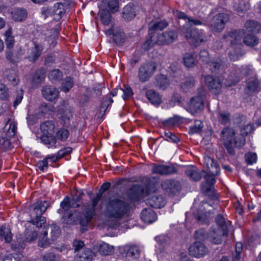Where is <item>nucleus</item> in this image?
<instances>
[{
  "mask_svg": "<svg viewBox=\"0 0 261 261\" xmlns=\"http://www.w3.org/2000/svg\"><path fill=\"white\" fill-rule=\"evenodd\" d=\"M40 139L41 141L48 148L54 146L57 142V139L53 134H43Z\"/></svg>",
  "mask_w": 261,
  "mask_h": 261,
  "instance_id": "43",
  "label": "nucleus"
},
{
  "mask_svg": "<svg viewBox=\"0 0 261 261\" xmlns=\"http://www.w3.org/2000/svg\"><path fill=\"white\" fill-rule=\"evenodd\" d=\"M245 160L249 165H252L257 161V155L255 153L248 152L245 154Z\"/></svg>",
  "mask_w": 261,
  "mask_h": 261,
  "instance_id": "63",
  "label": "nucleus"
},
{
  "mask_svg": "<svg viewBox=\"0 0 261 261\" xmlns=\"http://www.w3.org/2000/svg\"><path fill=\"white\" fill-rule=\"evenodd\" d=\"M135 7L134 4L130 3L123 9L122 17L127 21L133 19L136 16Z\"/></svg>",
  "mask_w": 261,
  "mask_h": 261,
  "instance_id": "28",
  "label": "nucleus"
},
{
  "mask_svg": "<svg viewBox=\"0 0 261 261\" xmlns=\"http://www.w3.org/2000/svg\"><path fill=\"white\" fill-rule=\"evenodd\" d=\"M38 237V231L32 228L28 227L25 231L24 238H18L17 241L12 244V248L14 250L20 251L26 246L27 243H32Z\"/></svg>",
  "mask_w": 261,
  "mask_h": 261,
  "instance_id": "7",
  "label": "nucleus"
},
{
  "mask_svg": "<svg viewBox=\"0 0 261 261\" xmlns=\"http://www.w3.org/2000/svg\"><path fill=\"white\" fill-rule=\"evenodd\" d=\"M62 76L63 73L62 71L59 69L52 70L48 74L49 79L53 83H55L61 80Z\"/></svg>",
  "mask_w": 261,
  "mask_h": 261,
  "instance_id": "49",
  "label": "nucleus"
},
{
  "mask_svg": "<svg viewBox=\"0 0 261 261\" xmlns=\"http://www.w3.org/2000/svg\"><path fill=\"white\" fill-rule=\"evenodd\" d=\"M146 96L149 101L153 105H158L161 103V97L154 90H147L146 92Z\"/></svg>",
  "mask_w": 261,
  "mask_h": 261,
  "instance_id": "34",
  "label": "nucleus"
},
{
  "mask_svg": "<svg viewBox=\"0 0 261 261\" xmlns=\"http://www.w3.org/2000/svg\"><path fill=\"white\" fill-rule=\"evenodd\" d=\"M0 238L4 239L5 242L9 243L12 239V234L10 230L5 226H1L0 228Z\"/></svg>",
  "mask_w": 261,
  "mask_h": 261,
  "instance_id": "44",
  "label": "nucleus"
},
{
  "mask_svg": "<svg viewBox=\"0 0 261 261\" xmlns=\"http://www.w3.org/2000/svg\"><path fill=\"white\" fill-rule=\"evenodd\" d=\"M245 33L243 29L234 30L227 33V36L231 40V45H236L241 47L242 45V39Z\"/></svg>",
  "mask_w": 261,
  "mask_h": 261,
  "instance_id": "16",
  "label": "nucleus"
},
{
  "mask_svg": "<svg viewBox=\"0 0 261 261\" xmlns=\"http://www.w3.org/2000/svg\"><path fill=\"white\" fill-rule=\"evenodd\" d=\"M205 181L201 185V190L205 195L209 196H215V190L214 185L216 182V179L213 176L206 174L204 176Z\"/></svg>",
  "mask_w": 261,
  "mask_h": 261,
  "instance_id": "12",
  "label": "nucleus"
},
{
  "mask_svg": "<svg viewBox=\"0 0 261 261\" xmlns=\"http://www.w3.org/2000/svg\"><path fill=\"white\" fill-rule=\"evenodd\" d=\"M157 68V65L155 62H150L143 64L139 68L138 77L141 82L148 81L154 74Z\"/></svg>",
  "mask_w": 261,
  "mask_h": 261,
  "instance_id": "8",
  "label": "nucleus"
},
{
  "mask_svg": "<svg viewBox=\"0 0 261 261\" xmlns=\"http://www.w3.org/2000/svg\"><path fill=\"white\" fill-rule=\"evenodd\" d=\"M22 257L20 254H9L4 256L3 261H22Z\"/></svg>",
  "mask_w": 261,
  "mask_h": 261,
  "instance_id": "59",
  "label": "nucleus"
},
{
  "mask_svg": "<svg viewBox=\"0 0 261 261\" xmlns=\"http://www.w3.org/2000/svg\"><path fill=\"white\" fill-rule=\"evenodd\" d=\"M72 247L74 250V252L79 253L81 252L85 247L84 242L81 240H75L72 243Z\"/></svg>",
  "mask_w": 261,
  "mask_h": 261,
  "instance_id": "56",
  "label": "nucleus"
},
{
  "mask_svg": "<svg viewBox=\"0 0 261 261\" xmlns=\"http://www.w3.org/2000/svg\"><path fill=\"white\" fill-rule=\"evenodd\" d=\"M101 196V193L99 192L92 199L91 202L85 205L84 211V218H81L80 213L76 210H74L73 212H71L67 216H65V218L67 217V223L73 225L79 223L83 226H87L93 217L95 215V207L100 200Z\"/></svg>",
  "mask_w": 261,
  "mask_h": 261,
  "instance_id": "1",
  "label": "nucleus"
},
{
  "mask_svg": "<svg viewBox=\"0 0 261 261\" xmlns=\"http://www.w3.org/2000/svg\"><path fill=\"white\" fill-rule=\"evenodd\" d=\"M194 238L196 241H202L204 240L207 238V234L203 229H200L195 232Z\"/></svg>",
  "mask_w": 261,
  "mask_h": 261,
  "instance_id": "60",
  "label": "nucleus"
},
{
  "mask_svg": "<svg viewBox=\"0 0 261 261\" xmlns=\"http://www.w3.org/2000/svg\"><path fill=\"white\" fill-rule=\"evenodd\" d=\"M72 116L71 113L66 111L65 113L61 116V124L64 127H68L70 125V119Z\"/></svg>",
  "mask_w": 261,
  "mask_h": 261,
  "instance_id": "58",
  "label": "nucleus"
},
{
  "mask_svg": "<svg viewBox=\"0 0 261 261\" xmlns=\"http://www.w3.org/2000/svg\"><path fill=\"white\" fill-rule=\"evenodd\" d=\"M55 125L52 121H45L40 125V129L43 134L52 135L54 134Z\"/></svg>",
  "mask_w": 261,
  "mask_h": 261,
  "instance_id": "39",
  "label": "nucleus"
},
{
  "mask_svg": "<svg viewBox=\"0 0 261 261\" xmlns=\"http://www.w3.org/2000/svg\"><path fill=\"white\" fill-rule=\"evenodd\" d=\"M12 18L17 21H22L27 17V11L22 8H16L12 12Z\"/></svg>",
  "mask_w": 261,
  "mask_h": 261,
  "instance_id": "37",
  "label": "nucleus"
},
{
  "mask_svg": "<svg viewBox=\"0 0 261 261\" xmlns=\"http://www.w3.org/2000/svg\"><path fill=\"white\" fill-rule=\"evenodd\" d=\"M4 76L13 86H16L20 82V78L17 71L14 69H6L4 73Z\"/></svg>",
  "mask_w": 261,
  "mask_h": 261,
  "instance_id": "24",
  "label": "nucleus"
},
{
  "mask_svg": "<svg viewBox=\"0 0 261 261\" xmlns=\"http://www.w3.org/2000/svg\"><path fill=\"white\" fill-rule=\"evenodd\" d=\"M216 222L219 226L217 228H220L221 230L225 229L227 232H228V228L225 222V219L222 215L219 214L217 216Z\"/></svg>",
  "mask_w": 261,
  "mask_h": 261,
  "instance_id": "54",
  "label": "nucleus"
},
{
  "mask_svg": "<svg viewBox=\"0 0 261 261\" xmlns=\"http://www.w3.org/2000/svg\"><path fill=\"white\" fill-rule=\"evenodd\" d=\"M43 261H59L60 256L57 255L53 253L49 252L46 253L42 256Z\"/></svg>",
  "mask_w": 261,
  "mask_h": 261,
  "instance_id": "64",
  "label": "nucleus"
},
{
  "mask_svg": "<svg viewBox=\"0 0 261 261\" xmlns=\"http://www.w3.org/2000/svg\"><path fill=\"white\" fill-rule=\"evenodd\" d=\"M152 172L161 175H169L176 172V169L172 166L159 165L153 167Z\"/></svg>",
  "mask_w": 261,
  "mask_h": 261,
  "instance_id": "30",
  "label": "nucleus"
},
{
  "mask_svg": "<svg viewBox=\"0 0 261 261\" xmlns=\"http://www.w3.org/2000/svg\"><path fill=\"white\" fill-rule=\"evenodd\" d=\"M241 47L231 45L229 48V57L232 61H236L239 59Z\"/></svg>",
  "mask_w": 261,
  "mask_h": 261,
  "instance_id": "48",
  "label": "nucleus"
},
{
  "mask_svg": "<svg viewBox=\"0 0 261 261\" xmlns=\"http://www.w3.org/2000/svg\"><path fill=\"white\" fill-rule=\"evenodd\" d=\"M124 39V34L122 31L115 32L113 36L114 41L117 44H121Z\"/></svg>",
  "mask_w": 261,
  "mask_h": 261,
  "instance_id": "62",
  "label": "nucleus"
},
{
  "mask_svg": "<svg viewBox=\"0 0 261 261\" xmlns=\"http://www.w3.org/2000/svg\"><path fill=\"white\" fill-rule=\"evenodd\" d=\"M94 253L89 248H84L81 252L77 253L74 256V261H92Z\"/></svg>",
  "mask_w": 261,
  "mask_h": 261,
  "instance_id": "23",
  "label": "nucleus"
},
{
  "mask_svg": "<svg viewBox=\"0 0 261 261\" xmlns=\"http://www.w3.org/2000/svg\"><path fill=\"white\" fill-rule=\"evenodd\" d=\"M146 203L151 207L160 208L165 205L166 201L163 196L154 195L148 198Z\"/></svg>",
  "mask_w": 261,
  "mask_h": 261,
  "instance_id": "21",
  "label": "nucleus"
},
{
  "mask_svg": "<svg viewBox=\"0 0 261 261\" xmlns=\"http://www.w3.org/2000/svg\"><path fill=\"white\" fill-rule=\"evenodd\" d=\"M180 122V117L178 116H174L164 121L163 124L165 127H172L175 125H178Z\"/></svg>",
  "mask_w": 261,
  "mask_h": 261,
  "instance_id": "52",
  "label": "nucleus"
},
{
  "mask_svg": "<svg viewBox=\"0 0 261 261\" xmlns=\"http://www.w3.org/2000/svg\"><path fill=\"white\" fill-rule=\"evenodd\" d=\"M227 231L221 230L220 228L214 229L210 232V240L213 244H220L223 241V238L227 236Z\"/></svg>",
  "mask_w": 261,
  "mask_h": 261,
  "instance_id": "18",
  "label": "nucleus"
},
{
  "mask_svg": "<svg viewBox=\"0 0 261 261\" xmlns=\"http://www.w3.org/2000/svg\"><path fill=\"white\" fill-rule=\"evenodd\" d=\"M129 204L118 198L110 199L106 203L104 214L107 218L119 220L128 215L129 212Z\"/></svg>",
  "mask_w": 261,
  "mask_h": 261,
  "instance_id": "2",
  "label": "nucleus"
},
{
  "mask_svg": "<svg viewBox=\"0 0 261 261\" xmlns=\"http://www.w3.org/2000/svg\"><path fill=\"white\" fill-rule=\"evenodd\" d=\"M100 18L102 23L105 25H108L111 21V15L108 11L102 10L101 11Z\"/></svg>",
  "mask_w": 261,
  "mask_h": 261,
  "instance_id": "55",
  "label": "nucleus"
},
{
  "mask_svg": "<svg viewBox=\"0 0 261 261\" xmlns=\"http://www.w3.org/2000/svg\"><path fill=\"white\" fill-rule=\"evenodd\" d=\"M57 138L61 141L66 140L69 135V132L67 129L61 128L57 133Z\"/></svg>",
  "mask_w": 261,
  "mask_h": 261,
  "instance_id": "61",
  "label": "nucleus"
},
{
  "mask_svg": "<svg viewBox=\"0 0 261 261\" xmlns=\"http://www.w3.org/2000/svg\"><path fill=\"white\" fill-rule=\"evenodd\" d=\"M41 93L46 100L51 101L58 97L59 92L56 87L47 85L42 87Z\"/></svg>",
  "mask_w": 261,
  "mask_h": 261,
  "instance_id": "17",
  "label": "nucleus"
},
{
  "mask_svg": "<svg viewBox=\"0 0 261 261\" xmlns=\"http://www.w3.org/2000/svg\"><path fill=\"white\" fill-rule=\"evenodd\" d=\"M185 173L188 177L194 181H198L201 178V173L198 168L195 166H192L188 168L185 170Z\"/></svg>",
  "mask_w": 261,
  "mask_h": 261,
  "instance_id": "36",
  "label": "nucleus"
},
{
  "mask_svg": "<svg viewBox=\"0 0 261 261\" xmlns=\"http://www.w3.org/2000/svg\"><path fill=\"white\" fill-rule=\"evenodd\" d=\"M207 66L212 72L215 74L219 73L223 69V65L220 62L210 61Z\"/></svg>",
  "mask_w": 261,
  "mask_h": 261,
  "instance_id": "46",
  "label": "nucleus"
},
{
  "mask_svg": "<svg viewBox=\"0 0 261 261\" xmlns=\"http://www.w3.org/2000/svg\"><path fill=\"white\" fill-rule=\"evenodd\" d=\"M183 62L186 66L192 67L194 63V59L193 55L189 53H186L184 55Z\"/></svg>",
  "mask_w": 261,
  "mask_h": 261,
  "instance_id": "57",
  "label": "nucleus"
},
{
  "mask_svg": "<svg viewBox=\"0 0 261 261\" xmlns=\"http://www.w3.org/2000/svg\"><path fill=\"white\" fill-rule=\"evenodd\" d=\"M195 85V80L192 76H187L181 82L180 88L184 92L187 93L191 91L194 87Z\"/></svg>",
  "mask_w": 261,
  "mask_h": 261,
  "instance_id": "31",
  "label": "nucleus"
},
{
  "mask_svg": "<svg viewBox=\"0 0 261 261\" xmlns=\"http://www.w3.org/2000/svg\"><path fill=\"white\" fill-rule=\"evenodd\" d=\"M45 77V72L44 70L41 69L36 71L32 79V84L34 85H38L41 83L44 80Z\"/></svg>",
  "mask_w": 261,
  "mask_h": 261,
  "instance_id": "47",
  "label": "nucleus"
},
{
  "mask_svg": "<svg viewBox=\"0 0 261 261\" xmlns=\"http://www.w3.org/2000/svg\"><path fill=\"white\" fill-rule=\"evenodd\" d=\"M60 233L61 229L56 224L45 226L39 237L38 245L43 248L48 247L57 240Z\"/></svg>",
  "mask_w": 261,
  "mask_h": 261,
  "instance_id": "5",
  "label": "nucleus"
},
{
  "mask_svg": "<svg viewBox=\"0 0 261 261\" xmlns=\"http://www.w3.org/2000/svg\"><path fill=\"white\" fill-rule=\"evenodd\" d=\"M203 108V100L201 96L192 97L190 102L189 110L194 114L200 112Z\"/></svg>",
  "mask_w": 261,
  "mask_h": 261,
  "instance_id": "19",
  "label": "nucleus"
},
{
  "mask_svg": "<svg viewBox=\"0 0 261 261\" xmlns=\"http://www.w3.org/2000/svg\"><path fill=\"white\" fill-rule=\"evenodd\" d=\"M186 37L189 42L195 46L199 45L205 39V36L203 32L201 30L197 29H193L190 33H187Z\"/></svg>",
  "mask_w": 261,
  "mask_h": 261,
  "instance_id": "14",
  "label": "nucleus"
},
{
  "mask_svg": "<svg viewBox=\"0 0 261 261\" xmlns=\"http://www.w3.org/2000/svg\"><path fill=\"white\" fill-rule=\"evenodd\" d=\"M253 72V68L250 66H244L242 67L241 70L240 69L235 70L234 72L232 73L229 80H227L225 84L227 86H231L235 85L239 81L240 75H248L252 74Z\"/></svg>",
  "mask_w": 261,
  "mask_h": 261,
  "instance_id": "10",
  "label": "nucleus"
},
{
  "mask_svg": "<svg viewBox=\"0 0 261 261\" xmlns=\"http://www.w3.org/2000/svg\"><path fill=\"white\" fill-rule=\"evenodd\" d=\"M17 126L15 122L11 119H9L3 128L5 137L11 138L14 137L16 134Z\"/></svg>",
  "mask_w": 261,
  "mask_h": 261,
  "instance_id": "27",
  "label": "nucleus"
},
{
  "mask_svg": "<svg viewBox=\"0 0 261 261\" xmlns=\"http://www.w3.org/2000/svg\"><path fill=\"white\" fill-rule=\"evenodd\" d=\"M22 54L21 48L17 49H12V48L6 50V56L8 60L15 63L18 61Z\"/></svg>",
  "mask_w": 261,
  "mask_h": 261,
  "instance_id": "32",
  "label": "nucleus"
},
{
  "mask_svg": "<svg viewBox=\"0 0 261 261\" xmlns=\"http://www.w3.org/2000/svg\"><path fill=\"white\" fill-rule=\"evenodd\" d=\"M203 160V164L207 167L210 173L213 176L218 175L220 169L217 162L208 156H204Z\"/></svg>",
  "mask_w": 261,
  "mask_h": 261,
  "instance_id": "20",
  "label": "nucleus"
},
{
  "mask_svg": "<svg viewBox=\"0 0 261 261\" xmlns=\"http://www.w3.org/2000/svg\"><path fill=\"white\" fill-rule=\"evenodd\" d=\"M260 90L261 86L258 80L256 79H252L247 82L245 91L250 95L253 92H258Z\"/></svg>",
  "mask_w": 261,
  "mask_h": 261,
  "instance_id": "26",
  "label": "nucleus"
},
{
  "mask_svg": "<svg viewBox=\"0 0 261 261\" xmlns=\"http://www.w3.org/2000/svg\"><path fill=\"white\" fill-rule=\"evenodd\" d=\"M52 12L55 18L60 19L63 14L65 13V6L62 3H58L54 5Z\"/></svg>",
  "mask_w": 261,
  "mask_h": 261,
  "instance_id": "41",
  "label": "nucleus"
},
{
  "mask_svg": "<svg viewBox=\"0 0 261 261\" xmlns=\"http://www.w3.org/2000/svg\"><path fill=\"white\" fill-rule=\"evenodd\" d=\"M203 126V123L201 121L196 120L194 121V125L190 127L189 132L191 134L200 133L202 131Z\"/></svg>",
  "mask_w": 261,
  "mask_h": 261,
  "instance_id": "53",
  "label": "nucleus"
},
{
  "mask_svg": "<svg viewBox=\"0 0 261 261\" xmlns=\"http://www.w3.org/2000/svg\"><path fill=\"white\" fill-rule=\"evenodd\" d=\"M235 132L229 127L224 128L221 133V140L230 154H234V147H241L245 143V138L243 135L234 138Z\"/></svg>",
  "mask_w": 261,
  "mask_h": 261,
  "instance_id": "3",
  "label": "nucleus"
},
{
  "mask_svg": "<svg viewBox=\"0 0 261 261\" xmlns=\"http://www.w3.org/2000/svg\"><path fill=\"white\" fill-rule=\"evenodd\" d=\"M124 250L126 252V255L128 257L136 258L140 255V249L136 245H126L123 247Z\"/></svg>",
  "mask_w": 261,
  "mask_h": 261,
  "instance_id": "35",
  "label": "nucleus"
},
{
  "mask_svg": "<svg viewBox=\"0 0 261 261\" xmlns=\"http://www.w3.org/2000/svg\"><path fill=\"white\" fill-rule=\"evenodd\" d=\"M94 249L97 250L102 255H107L113 252V248L105 242L97 243L94 246Z\"/></svg>",
  "mask_w": 261,
  "mask_h": 261,
  "instance_id": "33",
  "label": "nucleus"
},
{
  "mask_svg": "<svg viewBox=\"0 0 261 261\" xmlns=\"http://www.w3.org/2000/svg\"><path fill=\"white\" fill-rule=\"evenodd\" d=\"M243 43L248 46H254L258 44V40L255 36L249 34L244 37Z\"/></svg>",
  "mask_w": 261,
  "mask_h": 261,
  "instance_id": "51",
  "label": "nucleus"
},
{
  "mask_svg": "<svg viewBox=\"0 0 261 261\" xmlns=\"http://www.w3.org/2000/svg\"><path fill=\"white\" fill-rule=\"evenodd\" d=\"M204 81L209 90L215 94H219L221 90L222 83L220 80L217 77H214L211 75L205 77Z\"/></svg>",
  "mask_w": 261,
  "mask_h": 261,
  "instance_id": "15",
  "label": "nucleus"
},
{
  "mask_svg": "<svg viewBox=\"0 0 261 261\" xmlns=\"http://www.w3.org/2000/svg\"><path fill=\"white\" fill-rule=\"evenodd\" d=\"M168 26V23L166 21H151L148 24V28L150 34L151 31H161Z\"/></svg>",
  "mask_w": 261,
  "mask_h": 261,
  "instance_id": "38",
  "label": "nucleus"
},
{
  "mask_svg": "<svg viewBox=\"0 0 261 261\" xmlns=\"http://www.w3.org/2000/svg\"><path fill=\"white\" fill-rule=\"evenodd\" d=\"M244 27L248 32L257 33L261 30V24L257 21L254 20H247Z\"/></svg>",
  "mask_w": 261,
  "mask_h": 261,
  "instance_id": "40",
  "label": "nucleus"
},
{
  "mask_svg": "<svg viewBox=\"0 0 261 261\" xmlns=\"http://www.w3.org/2000/svg\"><path fill=\"white\" fill-rule=\"evenodd\" d=\"M49 206V203L46 201H38L34 203L30 208L31 220L29 221L37 228L42 227L46 223V218L42 216Z\"/></svg>",
  "mask_w": 261,
  "mask_h": 261,
  "instance_id": "4",
  "label": "nucleus"
},
{
  "mask_svg": "<svg viewBox=\"0 0 261 261\" xmlns=\"http://www.w3.org/2000/svg\"><path fill=\"white\" fill-rule=\"evenodd\" d=\"M155 80V84L156 86L164 90L166 89L169 85V80L166 76L163 74L157 75Z\"/></svg>",
  "mask_w": 261,
  "mask_h": 261,
  "instance_id": "42",
  "label": "nucleus"
},
{
  "mask_svg": "<svg viewBox=\"0 0 261 261\" xmlns=\"http://www.w3.org/2000/svg\"><path fill=\"white\" fill-rule=\"evenodd\" d=\"M230 114L225 111H220L218 113V119L222 124L225 125L230 121Z\"/></svg>",
  "mask_w": 261,
  "mask_h": 261,
  "instance_id": "50",
  "label": "nucleus"
},
{
  "mask_svg": "<svg viewBox=\"0 0 261 261\" xmlns=\"http://www.w3.org/2000/svg\"><path fill=\"white\" fill-rule=\"evenodd\" d=\"M141 218L145 223H151L156 219V215L151 208H144L141 213Z\"/></svg>",
  "mask_w": 261,
  "mask_h": 261,
  "instance_id": "29",
  "label": "nucleus"
},
{
  "mask_svg": "<svg viewBox=\"0 0 261 261\" xmlns=\"http://www.w3.org/2000/svg\"><path fill=\"white\" fill-rule=\"evenodd\" d=\"M73 86V81L72 79L70 77L68 76L63 80L60 88L62 91L67 92L70 91Z\"/></svg>",
  "mask_w": 261,
  "mask_h": 261,
  "instance_id": "45",
  "label": "nucleus"
},
{
  "mask_svg": "<svg viewBox=\"0 0 261 261\" xmlns=\"http://www.w3.org/2000/svg\"><path fill=\"white\" fill-rule=\"evenodd\" d=\"M43 47L42 45L35 44L34 46L28 49L27 58L30 62H34L40 56Z\"/></svg>",
  "mask_w": 261,
  "mask_h": 261,
  "instance_id": "22",
  "label": "nucleus"
},
{
  "mask_svg": "<svg viewBox=\"0 0 261 261\" xmlns=\"http://www.w3.org/2000/svg\"><path fill=\"white\" fill-rule=\"evenodd\" d=\"M162 187L165 192L169 195H173L181 189L180 182L174 179L165 180L162 183Z\"/></svg>",
  "mask_w": 261,
  "mask_h": 261,
  "instance_id": "13",
  "label": "nucleus"
},
{
  "mask_svg": "<svg viewBox=\"0 0 261 261\" xmlns=\"http://www.w3.org/2000/svg\"><path fill=\"white\" fill-rule=\"evenodd\" d=\"M130 197L134 200H137L140 197L147 194V191L142 185H135L130 189Z\"/></svg>",
  "mask_w": 261,
  "mask_h": 261,
  "instance_id": "25",
  "label": "nucleus"
},
{
  "mask_svg": "<svg viewBox=\"0 0 261 261\" xmlns=\"http://www.w3.org/2000/svg\"><path fill=\"white\" fill-rule=\"evenodd\" d=\"M177 33L174 30H168L159 34L157 36H151L143 45L145 50H148L155 44L160 45H167L173 43L177 38Z\"/></svg>",
  "mask_w": 261,
  "mask_h": 261,
  "instance_id": "6",
  "label": "nucleus"
},
{
  "mask_svg": "<svg viewBox=\"0 0 261 261\" xmlns=\"http://www.w3.org/2000/svg\"><path fill=\"white\" fill-rule=\"evenodd\" d=\"M229 19V16L227 14L219 13L213 17L211 21L210 27L213 31L221 32L224 30L225 25Z\"/></svg>",
  "mask_w": 261,
  "mask_h": 261,
  "instance_id": "9",
  "label": "nucleus"
},
{
  "mask_svg": "<svg viewBox=\"0 0 261 261\" xmlns=\"http://www.w3.org/2000/svg\"><path fill=\"white\" fill-rule=\"evenodd\" d=\"M190 255L195 257H201L208 252V248L201 242L196 241L189 247Z\"/></svg>",
  "mask_w": 261,
  "mask_h": 261,
  "instance_id": "11",
  "label": "nucleus"
}]
</instances>
